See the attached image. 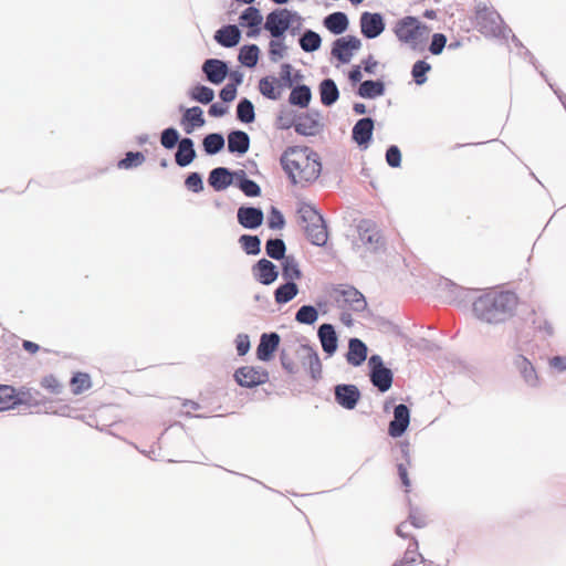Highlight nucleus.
Listing matches in <instances>:
<instances>
[{
    "label": "nucleus",
    "mask_w": 566,
    "mask_h": 566,
    "mask_svg": "<svg viewBox=\"0 0 566 566\" xmlns=\"http://www.w3.org/2000/svg\"><path fill=\"white\" fill-rule=\"evenodd\" d=\"M241 249L248 255H259L261 253V239L256 234H241L238 239Z\"/></svg>",
    "instance_id": "obj_48"
},
{
    "label": "nucleus",
    "mask_w": 566,
    "mask_h": 566,
    "mask_svg": "<svg viewBox=\"0 0 566 566\" xmlns=\"http://www.w3.org/2000/svg\"><path fill=\"white\" fill-rule=\"evenodd\" d=\"M318 311L314 305H302L295 313V321L304 325H313L318 319Z\"/></svg>",
    "instance_id": "obj_51"
},
{
    "label": "nucleus",
    "mask_w": 566,
    "mask_h": 566,
    "mask_svg": "<svg viewBox=\"0 0 566 566\" xmlns=\"http://www.w3.org/2000/svg\"><path fill=\"white\" fill-rule=\"evenodd\" d=\"M322 172V163L318 154L308 147L303 158V166L300 171V180L312 184L318 179Z\"/></svg>",
    "instance_id": "obj_16"
},
{
    "label": "nucleus",
    "mask_w": 566,
    "mask_h": 566,
    "mask_svg": "<svg viewBox=\"0 0 566 566\" xmlns=\"http://www.w3.org/2000/svg\"><path fill=\"white\" fill-rule=\"evenodd\" d=\"M285 218L281 210L272 206L268 214V227L271 230H281L285 227Z\"/></svg>",
    "instance_id": "obj_59"
},
{
    "label": "nucleus",
    "mask_w": 566,
    "mask_h": 566,
    "mask_svg": "<svg viewBox=\"0 0 566 566\" xmlns=\"http://www.w3.org/2000/svg\"><path fill=\"white\" fill-rule=\"evenodd\" d=\"M197 157L195 142L190 137H182L181 143L177 146L175 153V161L177 166L188 167Z\"/></svg>",
    "instance_id": "obj_28"
},
{
    "label": "nucleus",
    "mask_w": 566,
    "mask_h": 566,
    "mask_svg": "<svg viewBox=\"0 0 566 566\" xmlns=\"http://www.w3.org/2000/svg\"><path fill=\"white\" fill-rule=\"evenodd\" d=\"M263 22V17L261 14L260 9H258L254 6L249 4L248 8H245L240 17H239V23L241 27H258L261 25Z\"/></svg>",
    "instance_id": "obj_49"
},
{
    "label": "nucleus",
    "mask_w": 566,
    "mask_h": 566,
    "mask_svg": "<svg viewBox=\"0 0 566 566\" xmlns=\"http://www.w3.org/2000/svg\"><path fill=\"white\" fill-rule=\"evenodd\" d=\"M333 293L342 296L344 302L350 306L354 312H363L367 307V302L361 292L353 285L338 284L333 287Z\"/></svg>",
    "instance_id": "obj_19"
},
{
    "label": "nucleus",
    "mask_w": 566,
    "mask_h": 566,
    "mask_svg": "<svg viewBox=\"0 0 566 566\" xmlns=\"http://www.w3.org/2000/svg\"><path fill=\"white\" fill-rule=\"evenodd\" d=\"M296 353L302 366L308 369L311 379L318 381L322 378V361L317 350L310 344H302Z\"/></svg>",
    "instance_id": "obj_10"
},
{
    "label": "nucleus",
    "mask_w": 566,
    "mask_h": 566,
    "mask_svg": "<svg viewBox=\"0 0 566 566\" xmlns=\"http://www.w3.org/2000/svg\"><path fill=\"white\" fill-rule=\"evenodd\" d=\"M298 113L291 108H282L275 118V127L280 130L295 129Z\"/></svg>",
    "instance_id": "obj_47"
},
{
    "label": "nucleus",
    "mask_w": 566,
    "mask_h": 566,
    "mask_svg": "<svg viewBox=\"0 0 566 566\" xmlns=\"http://www.w3.org/2000/svg\"><path fill=\"white\" fill-rule=\"evenodd\" d=\"M448 39L443 33H434L429 44V52L432 55H440L447 46Z\"/></svg>",
    "instance_id": "obj_61"
},
{
    "label": "nucleus",
    "mask_w": 566,
    "mask_h": 566,
    "mask_svg": "<svg viewBox=\"0 0 566 566\" xmlns=\"http://www.w3.org/2000/svg\"><path fill=\"white\" fill-rule=\"evenodd\" d=\"M285 38H272L269 43V57L271 62L276 63L286 54L287 46L284 43Z\"/></svg>",
    "instance_id": "obj_55"
},
{
    "label": "nucleus",
    "mask_w": 566,
    "mask_h": 566,
    "mask_svg": "<svg viewBox=\"0 0 566 566\" xmlns=\"http://www.w3.org/2000/svg\"><path fill=\"white\" fill-rule=\"evenodd\" d=\"M260 48L256 44H244L240 48L238 61L245 67L253 69L260 59Z\"/></svg>",
    "instance_id": "obj_36"
},
{
    "label": "nucleus",
    "mask_w": 566,
    "mask_h": 566,
    "mask_svg": "<svg viewBox=\"0 0 566 566\" xmlns=\"http://www.w3.org/2000/svg\"><path fill=\"white\" fill-rule=\"evenodd\" d=\"M517 304L518 297L514 292L490 290L474 300L472 312L479 321L499 325L515 315Z\"/></svg>",
    "instance_id": "obj_1"
},
{
    "label": "nucleus",
    "mask_w": 566,
    "mask_h": 566,
    "mask_svg": "<svg viewBox=\"0 0 566 566\" xmlns=\"http://www.w3.org/2000/svg\"><path fill=\"white\" fill-rule=\"evenodd\" d=\"M235 382L243 388H255L269 381V373L262 367L241 366L234 374Z\"/></svg>",
    "instance_id": "obj_7"
},
{
    "label": "nucleus",
    "mask_w": 566,
    "mask_h": 566,
    "mask_svg": "<svg viewBox=\"0 0 566 566\" xmlns=\"http://www.w3.org/2000/svg\"><path fill=\"white\" fill-rule=\"evenodd\" d=\"M419 543L415 536L411 537V542L409 543L403 557L397 559L391 566H412L417 557L419 556L421 562L424 563V557L418 552Z\"/></svg>",
    "instance_id": "obj_43"
},
{
    "label": "nucleus",
    "mask_w": 566,
    "mask_h": 566,
    "mask_svg": "<svg viewBox=\"0 0 566 566\" xmlns=\"http://www.w3.org/2000/svg\"><path fill=\"white\" fill-rule=\"evenodd\" d=\"M368 377L371 385L381 394L387 392L394 382V373L388 367L368 373Z\"/></svg>",
    "instance_id": "obj_34"
},
{
    "label": "nucleus",
    "mask_w": 566,
    "mask_h": 566,
    "mask_svg": "<svg viewBox=\"0 0 566 566\" xmlns=\"http://www.w3.org/2000/svg\"><path fill=\"white\" fill-rule=\"evenodd\" d=\"M298 294V285L292 281H285L274 291V300L277 304L283 305L292 301Z\"/></svg>",
    "instance_id": "obj_41"
},
{
    "label": "nucleus",
    "mask_w": 566,
    "mask_h": 566,
    "mask_svg": "<svg viewBox=\"0 0 566 566\" xmlns=\"http://www.w3.org/2000/svg\"><path fill=\"white\" fill-rule=\"evenodd\" d=\"M178 111L181 113L180 126L187 135H191L196 129L206 125L203 109L200 106L179 105Z\"/></svg>",
    "instance_id": "obj_11"
},
{
    "label": "nucleus",
    "mask_w": 566,
    "mask_h": 566,
    "mask_svg": "<svg viewBox=\"0 0 566 566\" xmlns=\"http://www.w3.org/2000/svg\"><path fill=\"white\" fill-rule=\"evenodd\" d=\"M317 337L327 357L333 356L338 348V336L334 325L323 323L317 329Z\"/></svg>",
    "instance_id": "obj_25"
},
{
    "label": "nucleus",
    "mask_w": 566,
    "mask_h": 566,
    "mask_svg": "<svg viewBox=\"0 0 566 566\" xmlns=\"http://www.w3.org/2000/svg\"><path fill=\"white\" fill-rule=\"evenodd\" d=\"M475 15L481 28L486 29L491 33L501 31V24H503V20L495 10L488 8L485 4H479L476 7Z\"/></svg>",
    "instance_id": "obj_22"
},
{
    "label": "nucleus",
    "mask_w": 566,
    "mask_h": 566,
    "mask_svg": "<svg viewBox=\"0 0 566 566\" xmlns=\"http://www.w3.org/2000/svg\"><path fill=\"white\" fill-rule=\"evenodd\" d=\"M235 117L242 124H251L255 120V108L248 97H241L237 104Z\"/></svg>",
    "instance_id": "obj_42"
},
{
    "label": "nucleus",
    "mask_w": 566,
    "mask_h": 566,
    "mask_svg": "<svg viewBox=\"0 0 566 566\" xmlns=\"http://www.w3.org/2000/svg\"><path fill=\"white\" fill-rule=\"evenodd\" d=\"M188 96L191 101L207 105L213 101L214 91L207 85L198 83L188 91Z\"/></svg>",
    "instance_id": "obj_45"
},
{
    "label": "nucleus",
    "mask_w": 566,
    "mask_h": 566,
    "mask_svg": "<svg viewBox=\"0 0 566 566\" xmlns=\"http://www.w3.org/2000/svg\"><path fill=\"white\" fill-rule=\"evenodd\" d=\"M277 77L275 76H263L259 81V91L263 97L277 101L281 97V88L277 87Z\"/></svg>",
    "instance_id": "obj_38"
},
{
    "label": "nucleus",
    "mask_w": 566,
    "mask_h": 566,
    "mask_svg": "<svg viewBox=\"0 0 566 566\" xmlns=\"http://www.w3.org/2000/svg\"><path fill=\"white\" fill-rule=\"evenodd\" d=\"M282 277L284 281L300 280L303 275L298 262L293 254H289L281 261Z\"/></svg>",
    "instance_id": "obj_40"
},
{
    "label": "nucleus",
    "mask_w": 566,
    "mask_h": 566,
    "mask_svg": "<svg viewBox=\"0 0 566 566\" xmlns=\"http://www.w3.org/2000/svg\"><path fill=\"white\" fill-rule=\"evenodd\" d=\"M312 101V90L306 84L297 83L291 88L289 104L300 108H307Z\"/></svg>",
    "instance_id": "obj_35"
},
{
    "label": "nucleus",
    "mask_w": 566,
    "mask_h": 566,
    "mask_svg": "<svg viewBox=\"0 0 566 566\" xmlns=\"http://www.w3.org/2000/svg\"><path fill=\"white\" fill-rule=\"evenodd\" d=\"M21 399L17 398V390L10 385H0V411H6L19 406Z\"/></svg>",
    "instance_id": "obj_44"
},
{
    "label": "nucleus",
    "mask_w": 566,
    "mask_h": 566,
    "mask_svg": "<svg viewBox=\"0 0 566 566\" xmlns=\"http://www.w3.org/2000/svg\"><path fill=\"white\" fill-rule=\"evenodd\" d=\"M251 273L253 279L263 285H271L280 275L277 266L265 258L258 260L252 265Z\"/></svg>",
    "instance_id": "obj_18"
},
{
    "label": "nucleus",
    "mask_w": 566,
    "mask_h": 566,
    "mask_svg": "<svg viewBox=\"0 0 566 566\" xmlns=\"http://www.w3.org/2000/svg\"><path fill=\"white\" fill-rule=\"evenodd\" d=\"M228 67L227 61L210 57L202 63L201 71L209 83L220 85L229 75Z\"/></svg>",
    "instance_id": "obj_14"
},
{
    "label": "nucleus",
    "mask_w": 566,
    "mask_h": 566,
    "mask_svg": "<svg viewBox=\"0 0 566 566\" xmlns=\"http://www.w3.org/2000/svg\"><path fill=\"white\" fill-rule=\"evenodd\" d=\"M293 72H294V67L292 66V64H290V63L281 64L280 76L277 77V80H279L277 87L279 88H283V87L292 88L293 86H295L294 80H293Z\"/></svg>",
    "instance_id": "obj_58"
},
{
    "label": "nucleus",
    "mask_w": 566,
    "mask_h": 566,
    "mask_svg": "<svg viewBox=\"0 0 566 566\" xmlns=\"http://www.w3.org/2000/svg\"><path fill=\"white\" fill-rule=\"evenodd\" d=\"M72 392L80 395L92 386L91 377L87 373L77 371L71 378Z\"/></svg>",
    "instance_id": "obj_56"
},
{
    "label": "nucleus",
    "mask_w": 566,
    "mask_h": 566,
    "mask_svg": "<svg viewBox=\"0 0 566 566\" xmlns=\"http://www.w3.org/2000/svg\"><path fill=\"white\" fill-rule=\"evenodd\" d=\"M302 21L298 12L286 8H277L268 13L263 28L271 38H285L293 22Z\"/></svg>",
    "instance_id": "obj_2"
},
{
    "label": "nucleus",
    "mask_w": 566,
    "mask_h": 566,
    "mask_svg": "<svg viewBox=\"0 0 566 566\" xmlns=\"http://www.w3.org/2000/svg\"><path fill=\"white\" fill-rule=\"evenodd\" d=\"M513 366L522 377L525 385L530 388H538L541 385L538 374L532 361L522 354L513 358Z\"/></svg>",
    "instance_id": "obj_20"
},
{
    "label": "nucleus",
    "mask_w": 566,
    "mask_h": 566,
    "mask_svg": "<svg viewBox=\"0 0 566 566\" xmlns=\"http://www.w3.org/2000/svg\"><path fill=\"white\" fill-rule=\"evenodd\" d=\"M308 150L307 146H289L285 148V150L281 154L280 157V164L284 172L286 174L290 182L292 185H297V174L300 175V171L303 166V159L300 160L297 158H293L297 154H303L305 156V153Z\"/></svg>",
    "instance_id": "obj_5"
},
{
    "label": "nucleus",
    "mask_w": 566,
    "mask_h": 566,
    "mask_svg": "<svg viewBox=\"0 0 566 566\" xmlns=\"http://www.w3.org/2000/svg\"><path fill=\"white\" fill-rule=\"evenodd\" d=\"M41 386L54 395H60L63 389V386L61 385V382L52 374L46 375L42 378Z\"/></svg>",
    "instance_id": "obj_63"
},
{
    "label": "nucleus",
    "mask_w": 566,
    "mask_h": 566,
    "mask_svg": "<svg viewBox=\"0 0 566 566\" xmlns=\"http://www.w3.org/2000/svg\"><path fill=\"white\" fill-rule=\"evenodd\" d=\"M296 214L302 227L321 223L325 219L314 205L306 201L297 202Z\"/></svg>",
    "instance_id": "obj_32"
},
{
    "label": "nucleus",
    "mask_w": 566,
    "mask_h": 566,
    "mask_svg": "<svg viewBox=\"0 0 566 566\" xmlns=\"http://www.w3.org/2000/svg\"><path fill=\"white\" fill-rule=\"evenodd\" d=\"M181 136L178 129L174 126H169L160 133V144L165 149H174L181 143Z\"/></svg>",
    "instance_id": "obj_53"
},
{
    "label": "nucleus",
    "mask_w": 566,
    "mask_h": 566,
    "mask_svg": "<svg viewBox=\"0 0 566 566\" xmlns=\"http://www.w3.org/2000/svg\"><path fill=\"white\" fill-rule=\"evenodd\" d=\"M185 187L188 191L200 193L205 189L203 176L198 171L189 172L185 178Z\"/></svg>",
    "instance_id": "obj_57"
},
{
    "label": "nucleus",
    "mask_w": 566,
    "mask_h": 566,
    "mask_svg": "<svg viewBox=\"0 0 566 566\" xmlns=\"http://www.w3.org/2000/svg\"><path fill=\"white\" fill-rule=\"evenodd\" d=\"M304 234L311 244L315 247H325L328 240L327 222L325 219L321 223L313 226H303Z\"/></svg>",
    "instance_id": "obj_31"
},
{
    "label": "nucleus",
    "mask_w": 566,
    "mask_h": 566,
    "mask_svg": "<svg viewBox=\"0 0 566 566\" xmlns=\"http://www.w3.org/2000/svg\"><path fill=\"white\" fill-rule=\"evenodd\" d=\"M361 40L353 34L335 39L331 48V56L339 64H348L355 52L360 50Z\"/></svg>",
    "instance_id": "obj_4"
},
{
    "label": "nucleus",
    "mask_w": 566,
    "mask_h": 566,
    "mask_svg": "<svg viewBox=\"0 0 566 566\" xmlns=\"http://www.w3.org/2000/svg\"><path fill=\"white\" fill-rule=\"evenodd\" d=\"M375 119L370 116L359 118L352 129V139L360 149H367L373 142Z\"/></svg>",
    "instance_id": "obj_12"
},
{
    "label": "nucleus",
    "mask_w": 566,
    "mask_h": 566,
    "mask_svg": "<svg viewBox=\"0 0 566 566\" xmlns=\"http://www.w3.org/2000/svg\"><path fill=\"white\" fill-rule=\"evenodd\" d=\"M357 231L359 240L364 245H369L370 251L378 252L385 248V239L373 220H360L357 226Z\"/></svg>",
    "instance_id": "obj_8"
},
{
    "label": "nucleus",
    "mask_w": 566,
    "mask_h": 566,
    "mask_svg": "<svg viewBox=\"0 0 566 566\" xmlns=\"http://www.w3.org/2000/svg\"><path fill=\"white\" fill-rule=\"evenodd\" d=\"M321 103L326 106H333L339 98V90L336 82L331 77H325L318 85Z\"/></svg>",
    "instance_id": "obj_33"
},
{
    "label": "nucleus",
    "mask_w": 566,
    "mask_h": 566,
    "mask_svg": "<svg viewBox=\"0 0 566 566\" xmlns=\"http://www.w3.org/2000/svg\"><path fill=\"white\" fill-rule=\"evenodd\" d=\"M324 129L322 114L318 109L311 108L307 112L298 113L295 133L304 137H314Z\"/></svg>",
    "instance_id": "obj_6"
},
{
    "label": "nucleus",
    "mask_w": 566,
    "mask_h": 566,
    "mask_svg": "<svg viewBox=\"0 0 566 566\" xmlns=\"http://www.w3.org/2000/svg\"><path fill=\"white\" fill-rule=\"evenodd\" d=\"M235 349L239 356H244L249 353L251 348V342L248 334L241 333L238 334L235 339Z\"/></svg>",
    "instance_id": "obj_64"
},
{
    "label": "nucleus",
    "mask_w": 566,
    "mask_h": 566,
    "mask_svg": "<svg viewBox=\"0 0 566 566\" xmlns=\"http://www.w3.org/2000/svg\"><path fill=\"white\" fill-rule=\"evenodd\" d=\"M238 223L247 230H256L264 222L262 208L251 205H242L237 210Z\"/></svg>",
    "instance_id": "obj_13"
},
{
    "label": "nucleus",
    "mask_w": 566,
    "mask_h": 566,
    "mask_svg": "<svg viewBox=\"0 0 566 566\" xmlns=\"http://www.w3.org/2000/svg\"><path fill=\"white\" fill-rule=\"evenodd\" d=\"M360 32L365 39L378 38L386 29L385 18L379 12L365 11L359 18Z\"/></svg>",
    "instance_id": "obj_9"
},
{
    "label": "nucleus",
    "mask_w": 566,
    "mask_h": 566,
    "mask_svg": "<svg viewBox=\"0 0 566 566\" xmlns=\"http://www.w3.org/2000/svg\"><path fill=\"white\" fill-rule=\"evenodd\" d=\"M228 151L232 155L243 156L251 146V138L249 134L241 129H232L228 133Z\"/></svg>",
    "instance_id": "obj_24"
},
{
    "label": "nucleus",
    "mask_w": 566,
    "mask_h": 566,
    "mask_svg": "<svg viewBox=\"0 0 566 566\" xmlns=\"http://www.w3.org/2000/svg\"><path fill=\"white\" fill-rule=\"evenodd\" d=\"M385 159L390 168H399L402 160L400 148L397 145H389L385 153Z\"/></svg>",
    "instance_id": "obj_60"
},
{
    "label": "nucleus",
    "mask_w": 566,
    "mask_h": 566,
    "mask_svg": "<svg viewBox=\"0 0 566 566\" xmlns=\"http://www.w3.org/2000/svg\"><path fill=\"white\" fill-rule=\"evenodd\" d=\"M335 401L347 410L356 408L361 394L356 385L353 384H338L334 387Z\"/></svg>",
    "instance_id": "obj_17"
},
{
    "label": "nucleus",
    "mask_w": 566,
    "mask_h": 566,
    "mask_svg": "<svg viewBox=\"0 0 566 566\" xmlns=\"http://www.w3.org/2000/svg\"><path fill=\"white\" fill-rule=\"evenodd\" d=\"M301 49L306 53H313L321 49L322 36L316 31L305 29L298 38Z\"/></svg>",
    "instance_id": "obj_39"
},
{
    "label": "nucleus",
    "mask_w": 566,
    "mask_h": 566,
    "mask_svg": "<svg viewBox=\"0 0 566 566\" xmlns=\"http://www.w3.org/2000/svg\"><path fill=\"white\" fill-rule=\"evenodd\" d=\"M238 189H240L244 193V196H247L249 198L259 197V196H261V192H262L259 184L250 178H247L241 184V187H238Z\"/></svg>",
    "instance_id": "obj_62"
},
{
    "label": "nucleus",
    "mask_w": 566,
    "mask_h": 566,
    "mask_svg": "<svg viewBox=\"0 0 566 566\" xmlns=\"http://www.w3.org/2000/svg\"><path fill=\"white\" fill-rule=\"evenodd\" d=\"M265 253L275 261H282L286 254V244L281 238H269L265 242Z\"/></svg>",
    "instance_id": "obj_46"
},
{
    "label": "nucleus",
    "mask_w": 566,
    "mask_h": 566,
    "mask_svg": "<svg viewBox=\"0 0 566 566\" xmlns=\"http://www.w3.org/2000/svg\"><path fill=\"white\" fill-rule=\"evenodd\" d=\"M432 66L426 60H418L411 66V76L413 82L421 86L428 81L427 74L431 71Z\"/></svg>",
    "instance_id": "obj_52"
},
{
    "label": "nucleus",
    "mask_w": 566,
    "mask_h": 566,
    "mask_svg": "<svg viewBox=\"0 0 566 566\" xmlns=\"http://www.w3.org/2000/svg\"><path fill=\"white\" fill-rule=\"evenodd\" d=\"M323 25L334 35H340L348 30L349 19L343 11H335L323 19Z\"/></svg>",
    "instance_id": "obj_30"
},
{
    "label": "nucleus",
    "mask_w": 566,
    "mask_h": 566,
    "mask_svg": "<svg viewBox=\"0 0 566 566\" xmlns=\"http://www.w3.org/2000/svg\"><path fill=\"white\" fill-rule=\"evenodd\" d=\"M226 145L222 133H209L202 139L203 151L207 156L219 154Z\"/></svg>",
    "instance_id": "obj_37"
},
{
    "label": "nucleus",
    "mask_w": 566,
    "mask_h": 566,
    "mask_svg": "<svg viewBox=\"0 0 566 566\" xmlns=\"http://www.w3.org/2000/svg\"><path fill=\"white\" fill-rule=\"evenodd\" d=\"M146 160L142 151H127L125 156L118 160L119 169H133L140 166Z\"/></svg>",
    "instance_id": "obj_54"
},
{
    "label": "nucleus",
    "mask_w": 566,
    "mask_h": 566,
    "mask_svg": "<svg viewBox=\"0 0 566 566\" xmlns=\"http://www.w3.org/2000/svg\"><path fill=\"white\" fill-rule=\"evenodd\" d=\"M535 333L542 338L547 339L555 335V328L551 321L543 315H535L532 321Z\"/></svg>",
    "instance_id": "obj_50"
},
{
    "label": "nucleus",
    "mask_w": 566,
    "mask_h": 566,
    "mask_svg": "<svg viewBox=\"0 0 566 566\" xmlns=\"http://www.w3.org/2000/svg\"><path fill=\"white\" fill-rule=\"evenodd\" d=\"M386 93V83L381 78L365 80L360 83L355 94L360 98L375 99Z\"/></svg>",
    "instance_id": "obj_29"
},
{
    "label": "nucleus",
    "mask_w": 566,
    "mask_h": 566,
    "mask_svg": "<svg viewBox=\"0 0 566 566\" xmlns=\"http://www.w3.org/2000/svg\"><path fill=\"white\" fill-rule=\"evenodd\" d=\"M208 185L214 191H223L232 185L231 169L228 167H216L208 175Z\"/></svg>",
    "instance_id": "obj_27"
},
{
    "label": "nucleus",
    "mask_w": 566,
    "mask_h": 566,
    "mask_svg": "<svg viewBox=\"0 0 566 566\" xmlns=\"http://www.w3.org/2000/svg\"><path fill=\"white\" fill-rule=\"evenodd\" d=\"M410 408L405 403L394 407V418L388 426V434L391 438L402 437L410 424Z\"/></svg>",
    "instance_id": "obj_15"
},
{
    "label": "nucleus",
    "mask_w": 566,
    "mask_h": 566,
    "mask_svg": "<svg viewBox=\"0 0 566 566\" xmlns=\"http://www.w3.org/2000/svg\"><path fill=\"white\" fill-rule=\"evenodd\" d=\"M392 31L401 43L412 44V48L416 49L415 42L423 33L429 32V28L417 17L406 15L396 21Z\"/></svg>",
    "instance_id": "obj_3"
},
{
    "label": "nucleus",
    "mask_w": 566,
    "mask_h": 566,
    "mask_svg": "<svg viewBox=\"0 0 566 566\" xmlns=\"http://www.w3.org/2000/svg\"><path fill=\"white\" fill-rule=\"evenodd\" d=\"M214 41L227 49L237 46L242 39V31L237 24H224L214 32Z\"/></svg>",
    "instance_id": "obj_23"
},
{
    "label": "nucleus",
    "mask_w": 566,
    "mask_h": 566,
    "mask_svg": "<svg viewBox=\"0 0 566 566\" xmlns=\"http://www.w3.org/2000/svg\"><path fill=\"white\" fill-rule=\"evenodd\" d=\"M368 356L367 345L358 337L348 340V350L345 355L347 363L353 367L361 366Z\"/></svg>",
    "instance_id": "obj_26"
},
{
    "label": "nucleus",
    "mask_w": 566,
    "mask_h": 566,
    "mask_svg": "<svg viewBox=\"0 0 566 566\" xmlns=\"http://www.w3.org/2000/svg\"><path fill=\"white\" fill-rule=\"evenodd\" d=\"M281 337L276 332L263 333L256 347V358L261 361H270L279 349Z\"/></svg>",
    "instance_id": "obj_21"
}]
</instances>
